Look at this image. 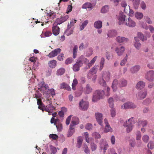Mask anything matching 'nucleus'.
<instances>
[{
    "instance_id": "1",
    "label": "nucleus",
    "mask_w": 154,
    "mask_h": 154,
    "mask_svg": "<svg viewBox=\"0 0 154 154\" xmlns=\"http://www.w3.org/2000/svg\"><path fill=\"white\" fill-rule=\"evenodd\" d=\"M105 95L104 91L97 90L94 93L92 98V101L94 102H96L98 100L102 98Z\"/></svg>"
},
{
    "instance_id": "2",
    "label": "nucleus",
    "mask_w": 154,
    "mask_h": 154,
    "mask_svg": "<svg viewBox=\"0 0 154 154\" xmlns=\"http://www.w3.org/2000/svg\"><path fill=\"white\" fill-rule=\"evenodd\" d=\"M134 122L133 118L129 119L126 122L124 126L126 128V131L128 132H130L132 130Z\"/></svg>"
},
{
    "instance_id": "3",
    "label": "nucleus",
    "mask_w": 154,
    "mask_h": 154,
    "mask_svg": "<svg viewBox=\"0 0 154 154\" xmlns=\"http://www.w3.org/2000/svg\"><path fill=\"white\" fill-rule=\"evenodd\" d=\"M136 105L132 102H128L124 103L121 106L122 109H134L136 107Z\"/></svg>"
},
{
    "instance_id": "4",
    "label": "nucleus",
    "mask_w": 154,
    "mask_h": 154,
    "mask_svg": "<svg viewBox=\"0 0 154 154\" xmlns=\"http://www.w3.org/2000/svg\"><path fill=\"white\" fill-rule=\"evenodd\" d=\"M79 108L83 110H87L89 106V103L86 100H82L79 103Z\"/></svg>"
},
{
    "instance_id": "5",
    "label": "nucleus",
    "mask_w": 154,
    "mask_h": 154,
    "mask_svg": "<svg viewBox=\"0 0 154 154\" xmlns=\"http://www.w3.org/2000/svg\"><path fill=\"white\" fill-rule=\"evenodd\" d=\"M100 145L101 150H103L104 153L105 152L109 146L106 140L102 139L100 141Z\"/></svg>"
},
{
    "instance_id": "6",
    "label": "nucleus",
    "mask_w": 154,
    "mask_h": 154,
    "mask_svg": "<svg viewBox=\"0 0 154 154\" xmlns=\"http://www.w3.org/2000/svg\"><path fill=\"white\" fill-rule=\"evenodd\" d=\"M125 25L130 27H133L135 26L136 23L135 21L130 17L126 20Z\"/></svg>"
},
{
    "instance_id": "7",
    "label": "nucleus",
    "mask_w": 154,
    "mask_h": 154,
    "mask_svg": "<svg viewBox=\"0 0 154 154\" xmlns=\"http://www.w3.org/2000/svg\"><path fill=\"white\" fill-rule=\"evenodd\" d=\"M146 78L150 81L154 80V72L153 71H150L148 72L146 75Z\"/></svg>"
},
{
    "instance_id": "8",
    "label": "nucleus",
    "mask_w": 154,
    "mask_h": 154,
    "mask_svg": "<svg viewBox=\"0 0 154 154\" xmlns=\"http://www.w3.org/2000/svg\"><path fill=\"white\" fill-rule=\"evenodd\" d=\"M95 118L99 124L102 125L103 121V115L100 112H96L95 114Z\"/></svg>"
},
{
    "instance_id": "9",
    "label": "nucleus",
    "mask_w": 154,
    "mask_h": 154,
    "mask_svg": "<svg viewBox=\"0 0 154 154\" xmlns=\"http://www.w3.org/2000/svg\"><path fill=\"white\" fill-rule=\"evenodd\" d=\"M146 95V91H141L138 92L136 94V97L138 99H143L144 98Z\"/></svg>"
},
{
    "instance_id": "10",
    "label": "nucleus",
    "mask_w": 154,
    "mask_h": 154,
    "mask_svg": "<svg viewBox=\"0 0 154 154\" xmlns=\"http://www.w3.org/2000/svg\"><path fill=\"white\" fill-rule=\"evenodd\" d=\"M125 50V47L124 46H121L117 47L116 48L115 51L118 56H121L122 55Z\"/></svg>"
},
{
    "instance_id": "11",
    "label": "nucleus",
    "mask_w": 154,
    "mask_h": 154,
    "mask_svg": "<svg viewBox=\"0 0 154 154\" xmlns=\"http://www.w3.org/2000/svg\"><path fill=\"white\" fill-rule=\"evenodd\" d=\"M118 23L119 25L125 24L126 16L124 14H120L118 17Z\"/></svg>"
},
{
    "instance_id": "12",
    "label": "nucleus",
    "mask_w": 154,
    "mask_h": 154,
    "mask_svg": "<svg viewBox=\"0 0 154 154\" xmlns=\"http://www.w3.org/2000/svg\"><path fill=\"white\" fill-rule=\"evenodd\" d=\"M61 51V49L58 48L51 51L48 55L49 57H53L56 56Z\"/></svg>"
},
{
    "instance_id": "13",
    "label": "nucleus",
    "mask_w": 154,
    "mask_h": 154,
    "mask_svg": "<svg viewBox=\"0 0 154 154\" xmlns=\"http://www.w3.org/2000/svg\"><path fill=\"white\" fill-rule=\"evenodd\" d=\"M118 86H119L118 81L116 79L114 80L111 85V88L113 91L114 92L116 91L117 90Z\"/></svg>"
},
{
    "instance_id": "14",
    "label": "nucleus",
    "mask_w": 154,
    "mask_h": 154,
    "mask_svg": "<svg viewBox=\"0 0 154 154\" xmlns=\"http://www.w3.org/2000/svg\"><path fill=\"white\" fill-rule=\"evenodd\" d=\"M116 40L119 43H126L128 42L129 41L128 38L121 36L117 37L116 38Z\"/></svg>"
},
{
    "instance_id": "15",
    "label": "nucleus",
    "mask_w": 154,
    "mask_h": 154,
    "mask_svg": "<svg viewBox=\"0 0 154 154\" xmlns=\"http://www.w3.org/2000/svg\"><path fill=\"white\" fill-rule=\"evenodd\" d=\"M140 66L137 65L133 66L131 68L130 70V72L132 74H134L137 73L140 70Z\"/></svg>"
},
{
    "instance_id": "16",
    "label": "nucleus",
    "mask_w": 154,
    "mask_h": 154,
    "mask_svg": "<svg viewBox=\"0 0 154 154\" xmlns=\"http://www.w3.org/2000/svg\"><path fill=\"white\" fill-rule=\"evenodd\" d=\"M134 45L135 48L137 50H139L141 46V44L139 42V40L137 37H135L134 38Z\"/></svg>"
},
{
    "instance_id": "17",
    "label": "nucleus",
    "mask_w": 154,
    "mask_h": 154,
    "mask_svg": "<svg viewBox=\"0 0 154 154\" xmlns=\"http://www.w3.org/2000/svg\"><path fill=\"white\" fill-rule=\"evenodd\" d=\"M45 109L46 111L48 112L49 115H51L50 113H51L53 111L54 106L51 103H50L46 106Z\"/></svg>"
},
{
    "instance_id": "18",
    "label": "nucleus",
    "mask_w": 154,
    "mask_h": 154,
    "mask_svg": "<svg viewBox=\"0 0 154 154\" xmlns=\"http://www.w3.org/2000/svg\"><path fill=\"white\" fill-rule=\"evenodd\" d=\"M102 78L106 81L109 82L110 79V74L109 72H104L102 75Z\"/></svg>"
},
{
    "instance_id": "19",
    "label": "nucleus",
    "mask_w": 154,
    "mask_h": 154,
    "mask_svg": "<svg viewBox=\"0 0 154 154\" xmlns=\"http://www.w3.org/2000/svg\"><path fill=\"white\" fill-rule=\"evenodd\" d=\"M52 31L54 35H57L59 33L60 28L57 26H54L52 27Z\"/></svg>"
},
{
    "instance_id": "20",
    "label": "nucleus",
    "mask_w": 154,
    "mask_h": 154,
    "mask_svg": "<svg viewBox=\"0 0 154 154\" xmlns=\"http://www.w3.org/2000/svg\"><path fill=\"white\" fill-rule=\"evenodd\" d=\"M79 121L78 118L75 117H73L72 120L70 124V126L73 127L79 123Z\"/></svg>"
},
{
    "instance_id": "21",
    "label": "nucleus",
    "mask_w": 154,
    "mask_h": 154,
    "mask_svg": "<svg viewBox=\"0 0 154 154\" xmlns=\"http://www.w3.org/2000/svg\"><path fill=\"white\" fill-rule=\"evenodd\" d=\"M81 61H78L73 66V69L74 71H77L79 69V67L82 66Z\"/></svg>"
},
{
    "instance_id": "22",
    "label": "nucleus",
    "mask_w": 154,
    "mask_h": 154,
    "mask_svg": "<svg viewBox=\"0 0 154 154\" xmlns=\"http://www.w3.org/2000/svg\"><path fill=\"white\" fill-rule=\"evenodd\" d=\"M52 35V33L50 31H43L41 34V36L42 38L48 37L51 36Z\"/></svg>"
},
{
    "instance_id": "23",
    "label": "nucleus",
    "mask_w": 154,
    "mask_h": 154,
    "mask_svg": "<svg viewBox=\"0 0 154 154\" xmlns=\"http://www.w3.org/2000/svg\"><path fill=\"white\" fill-rule=\"evenodd\" d=\"M93 6L89 2H86L83 4L82 6V8L83 9H89V10H91L92 9Z\"/></svg>"
},
{
    "instance_id": "24",
    "label": "nucleus",
    "mask_w": 154,
    "mask_h": 154,
    "mask_svg": "<svg viewBox=\"0 0 154 154\" xmlns=\"http://www.w3.org/2000/svg\"><path fill=\"white\" fill-rule=\"evenodd\" d=\"M98 66L97 65L94 66L90 70L89 73V76H91V75L95 74L96 73L97 70L98 69Z\"/></svg>"
},
{
    "instance_id": "25",
    "label": "nucleus",
    "mask_w": 154,
    "mask_h": 154,
    "mask_svg": "<svg viewBox=\"0 0 154 154\" xmlns=\"http://www.w3.org/2000/svg\"><path fill=\"white\" fill-rule=\"evenodd\" d=\"M70 26V25H69V24L67 29L64 33L67 36H69L72 34L73 32V29L71 28Z\"/></svg>"
},
{
    "instance_id": "26",
    "label": "nucleus",
    "mask_w": 154,
    "mask_h": 154,
    "mask_svg": "<svg viewBox=\"0 0 154 154\" xmlns=\"http://www.w3.org/2000/svg\"><path fill=\"white\" fill-rule=\"evenodd\" d=\"M92 88L88 85H87L84 91V93L86 94H89L92 91Z\"/></svg>"
},
{
    "instance_id": "27",
    "label": "nucleus",
    "mask_w": 154,
    "mask_h": 154,
    "mask_svg": "<svg viewBox=\"0 0 154 154\" xmlns=\"http://www.w3.org/2000/svg\"><path fill=\"white\" fill-rule=\"evenodd\" d=\"M94 26L97 29L101 28L102 26V22L100 20L96 21L94 23Z\"/></svg>"
},
{
    "instance_id": "28",
    "label": "nucleus",
    "mask_w": 154,
    "mask_h": 154,
    "mask_svg": "<svg viewBox=\"0 0 154 154\" xmlns=\"http://www.w3.org/2000/svg\"><path fill=\"white\" fill-rule=\"evenodd\" d=\"M57 65V62L56 60H53L50 61L48 63L49 66L51 68H55Z\"/></svg>"
},
{
    "instance_id": "29",
    "label": "nucleus",
    "mask_w": 154,
    "mask_h": 154,
    "mask_svg": "<svg viewBox=\"0 0 154 154\" xmlns=\"http://www.w3.org/2000/svg\"><path fill=\"white\" fill-rule=\"evenodd\" d=\"M136 37H137L138 39L139 38H140V39L143 41H146L147 39V38L146 36H144L140 32H138L137 33V36H136Z\"/></svg>"
},
{
    "instance_id": "30",
    "label": "nucleus",
    "mask_w": 154,
    "mask_h": 154,
    "mask_svg": "<svg viewBox=\"0 0 154 154\" xmlns=\"http://www.w3.org/2000/svg\"><path fill=\"white\" fill-rule=\"evenodd\" d=\"M145 86V83L142 81L138 82L136 85V88L137 89H140L143 88Z\"/></svg>"
},
{
    "instance_id": "31",
    "label": "nucleus",
    "mask_w": 154,
    "mask_h": 154,
    "mask_svg": "<svg viewBox=\"0 0 154 154\" xmlns=\"http://www.w3.org/2000/svg\"><path fill=\"white\" fill-rule=\"evenodd\" d=\"M135 18L138 20H141L143 17V14L140 12H136L135 14Z\"/></svg>"
},
{
    "instance_id": "32",
    "label": "nucleus",
    "mask_w": 154,
    "mask_h": 154,
    "mask_svg": "<svg viewBox=\"0 0 154 154\" xmlns=\"http://www.w3.org/2000/svg\"><path fill=\"white\" fill-rule=\"evenodd\" d=\"M65 72V70L64 68H60L57 70L56 75H62Z\"/></svg>"
},
{
    "instance_id": "33",
    "label": "nucleus",
    "mask_w": 154,
    "mask_h": 154,
    "mask_svg": "<svg viewBox=\"0 0 154 154\" xmlns=\"http://www.w3.org/2000/svg\"><path fill=\"white\" fill-rule=\"evenodd\" d=\"M117 32L114 30H110L108 32V36L109 37H112L115 36L117 35Z\"/></svg>"
},
{
    "instance_id": "34",
    "label": "nucleus",
    "mask_w": 154,
    "mask_h": 154,
    "mask_svg": "<svg viewBox=\"0 0 154 154\" xmlns=\"http://www.w3.org/2000/svg\"><path fill=\"white\" fill-rule=\"evenodd\" d=\"M104 90L105 91V95L106 96H109L110 95V88L108 85H106L104 86Z\"/></svg>"
},
{
    "instance_id": "35",
    "label": "nucleus",
    "mask_w": 154,
    "mask_h": 154,
    "mask_svg": "<svg viewBox=\"0 0 154 154\" xmlns=\"http://www.w3.org/2000/svg\"><path fill=\"white\" fill-rule=\"evenodd\" d=\"M60 87L62 88H65L68 90H70L71 89L69 86L65 83H63L61 84Z\"/></svg>"
},
{
    "instance_id": "36",
    "label": "nucleus",
    "mask_w": 154,
    "mask_h": 154,
    "mask_svg": "<svg viewBox=\"0 0 154 154\" xmlns=\"http://www.w3.org/2000/svg\"><path fill=\"white\" fill-rule=\"evenodd\" d=\"M127 84V81L124 79H122L119 82V86L120 87H124Z\"/></svg>"
},
{
    "instance_id": "37",
    "label": "nucleus",
    "mask_w": 154,
    "mask_h": 154,
    "mask_svg": "<svg viewBox=\"0 0 154 154\" xmlns=\"http://www.w3.org/2000/svg\"><path fill=\"white\" fill-rule=\"evenodd\" d=\"M69 18V15H66L65 16H62L59 19L60 21V24L61 23L66 21Z\"/></svg>"
},
{
    "instance_id": "38",
    "label": "nucleus",
    "mask_w": 154,
    "mask_h": 154,
    "mask_svg": "<svg viewBox=\"0 0 154 154\" xmlns=\"http://www.w3.org/2000/svg\"><path fill=\"white\" fill-rule=\"evenodd\" d=\"M97 58V56H95L90 61L88 64V66L89 68L92 65L94 64Z\"/></svg>"
},
{
    "instance_id": "39",
    "label": "nucleus",
    "mask_w": 154,
    "mask_h": 154,
    "mask_svg": "<svg viewBox=\"0 0 154 154\" xmlns=\"http://www.w3.org/2000/svg\"><path fill=\"white\" fill-rule=\"evenodd\" d=\"M88 23V20H86L83 22L80 26V30H83L85 27L87 26Z\"/></svg>"
},
{
    "instance_id": "40",
    "label": "nucleus",
    "mask_w": 154,
    "mask_h": 154,
    "mask_svg": "<svg viewBox=\"0 0 154 154\" xmlns=\"http://www.w3.org/2000/svg\"><path fill=\"white\" fill-rule=\"evenodd\" d=\"M83 140V138L81 137H79L77 139V146L78 148H80L82 144Z\"/></svg>"
},
{
    "instance_id": "41",
    "label": "nucleus",
    "mask_w": 154,
    "mask_h": 154,
    "mask_svg": "<svg viewBox=\"0 0 154 154\" xmlns=\"http://www.w3.org/2000/svg\"><path fill=\"white\" fill-rule=\"evenodd\" d=\"M78 51V46L75 45L73 48V57L74 58H75L77 55V53Z\"/></svg>"
},
{
    "instance_id": "42",
    "label": "nucleus",
    "mask_w": 154,
    "mask_h": 154,
    "mask_svg": "<svg viewBox=\"0 0 154 154\" xmlns=\"http://www.w3.org/2000/svg\"><path fill=\"white\" fill-rule=\"evenodd\" d=\"M72 127V126H70L69 130L67 134V136L68 137L71 136L75 132L74 128Z\"/></svg>"
},
{
    "instance_id": "43",
    "label": "nucleus",
    "mask_w": 154,
    "mask_h": 154,
    "mask_svg": "<svg viewBox=\"0 0 154 154\" xmlns=\"http://www.w3.org/2000/svg\"><path fill=\"white\" fill-rule=\"evenodd\" d=\"M84 136L85 137L86 141L89 143L92 140V138H89L88 134L87 132H85L84 133Z\"/></svg>"
},
{
    "instance_id": "44",
    "label": "nucleus",
    "mask_w": 154,
    "mask_h": 154,
    "mask_svg": "<svg viewBox=\"0 0 154 154\" xmlns=\"http://www.w3.org/2000/svg\"><path fill=\"white\" fill-rule=\"evenodd\" d=\"M109 11V7L107 6H105L102 8L101 12L102 13H105Z\"/></svg>"
},
{
    "instance_id": "45",
    "label": "nucleus",
    "mask_w": 154,
    "mask_h": 154,
    "mask_svg": "<svg viewBox=\"0 0 154 154\" xmlns=\"http://www.w3.org/2000/svg\"><path fill=\"white\" fill-rule=\"evenodd\" d=\"M144 20L148 24H151L152 23V21L151 18L148 16L144 17Z\"/></svg>"
},
{
    "instance_id": "46",
    "label": "nucleus",
    "mask_w": 154,
    "mask_h": 154,
    "mask_svg": "<svg viewBox=\"0 0 154 154\" xmlns=\"http://www.w3.org/2000/svg\"><path fill=\"white\" fill-rule=\"evenodd\" d=\"M112 128L110 126L109 124H107L106 125L105 128L104 129V132L107 133L109 131H112Z\"/></svg>"
},
{
    "instance_id": "47",
    "label": "nucleus",
    "mask_w": 154,
    "mask_h": 154,
    "mask_svg": "<svg viewBox=\"0 0 154 154\" xmlns=\"http://www.w3.org/2000/svg\"><path fill=\"white\" fill-rule=\"evenodd\" d=\"M140 26L141 27L146 29H148L149 28V26L146 23L143 22H140Z\"/></svg>"
},
{
    "instance_id": "48",
    "label": "nucleus",
    "mask_w": 154,
    "mask_h": 154,
    "mask_svg": "<svg viewBox=\"0 0 154 154\" xmlns=\"http://www.w3.org/2000/svg\"><path fill=\"white\" fill-rule=\"evenodd\" d=\"M84 151L86 154H89L90 150L88 147L86 145H84L83 148Z\"/></svg>"
},
{
    "instance_id": "49",
    "label": "nucleus",
    "mask_w": 154,
    "mask_h": 154,
    "mask_svg": "<svg viewBox=\"0 0 154 154\" xmlns=\"http://www.w3.org/2000/svg\"><path fill=\"white\" fill-rule=\"evenodd\" d=\"M110 114L112 117L113 118L115 116L116 112L115 109L113 108H111L110 110Z\"/></svg>"
},
{
    "instance_id": "50",
    "label": "nucleus",
    "mask_w": 154,
    "mask_h": 154,
    "mask_svg": "<svg viewBox=\"0 0 154 154\" xmlns=\"http://www.w3.org/2000/svg\"><path fill=\"white\" fill-rule=\"evenodd\" d=\"M140 2V0H134V6L135 9H137L138 8Z\"/></svg>"
},
{
    "instance_id": "51",
    "label": "nucleus",
    "mask_w": 154,
    "mask_h": 154,
    "mask_svg": "<svg viewBox=\"0 0 154 154\" xmlns=\"http://www.w3.org/2000/svg\"><path fill=\"white\" fill-rule=\"evenodd\" d=\"M78 83L77 80L76 79H74L72 84V88L73 90L75 89V86Z\"/></svg>"
},
{
    "instance_id": "52",
    "label": "nucleus",
    "mask_w": 154,
    "mask_h": 154,
    "mask_svg": "<svg viewBox=\"0 0 154 154\" xmlns=\"http://www.w3.org/2000/svg\"><path fill=\"white\" fill-rule=\"evenodd\" d=\"M147 124V122L146 121H140L138 123L139 125L144 127L146 126Z\"/></svg>"
},
{
    "instance_id": "53",
    "label": "nucleus",
    "mask_w": 154,
    "mask_h": 154,
    "mask_svg": "<svg viewBox=\"0 0 154 154\" xmlns=\"http://www.w3.org/2000/svg\"><path fill=\"white\" fill-rule=\"evenodd\" d=\"M140 6L142 9L145 10L146 8V5L144 2H142L140 5Z\"/></svg>"
},
{
    "instance_id": "54",
    "label": "nucleus",
    "mask_w": 154,
    "mask_h": 154,
    "mask_svg": "<svg viewBox=\"0 0 154 154\" xmlns=\"http://www.w3.org/2000/svg\"><path fill=\"white\" fill-rule=\"evenodd\" d=\"M147 146L149 149H152L154 147V144L152 141H150L147 145Z\"/></svg>"
},
{
    "instance_id": "55",
    "label": "nucleus",
    "mask_w": 154,
    "mask_h": 154,
    "mask_svg": "<svg viewBox=\"0 0 154 154\" xmlns=\"http://www.w3.org/2000/svg\"><path fill=\"white\" fill-rule=\"evenodd\" d=\"M93 54V50L91 48L89 49L87 51L86 56L89 57Z\"/></svg>"
},
{
    "instance_id": "56",
    "label": "nucleus",
    "mask_w": 154,
    "mask_h": 154,
    "mask_svg": "<svg viewBox=\"0 0 154 154\" xmlns=\"http://www.w3.org/2000/svg\"><path fill=\"white\" fill-rule=\"evenodd\" d=\"M51 154H55L57 152V149L52 146H51Z\"/></svg>"
},
{
    "instance_id": "57",
    "label": "nucleus",
    "mask_w": 154,
    "mask_h": 154,
    "mask_svg": "<svg viewBox=\"0 0 154 154\" xmlns=\"http://www.w3.org/2000/svg\"><path fill=\"white\" fill-rule=\"evenodd\" d=\"M143 141L146 143L147 142L149 139V136L146 135H145L143 136L142 138Z\"/></svg>"
},
{
    "instance_id": "58",
    "label": "nucleus",
    "mask_w": 154,
    "mask_h": 154,
    "mask_svg": "<svg viewBox=\"0 0 154 154\" xmlns=\"http://www.w3.org/2000/svg\"><path fill=\"white\" fill-rule=\"evenodd\" d=\"M91 149L92 151H95L97 148V146L94 143H91Z\"/></svg>"
},
{
    "instance_id": "59",
    "label": "nucleus",
    "mask_w": 154,
    "mask_h": 154,
    "mask_svg": "<svg viewBox=\"0 0 154 154\" xmlns=\"http://www.w3.org/2000/svg\"><path fill=\"white\" fill-rule=\"evenodd\" d=\"M49 137L53 140H56L57 139L58 136L56 134H50L49 136Z\"/></svg>"
},
{
    "instance_id": "60",
    "label": "nucleus",
    "mask_w": 154,
    "mask_h": 154,
    "mask_svg": "<svg viewBox=\"0 0 154 154\" xmlns=\"http://www.w3.org/2000/svg\"><path fill=\"white\" fill-rule=\"evenodd\" d=\"M42 89H45V91L44 93V95L45 94V95H48V93H47L46 92V91H47L48 89V85H45L42 86Z\"/></svg>"
},
{
    "instance_id": "61",
    "label": "nucleus",
    "mask_w": 154,
    "mask_h": 154,
    "mask_svg": "<svg viewBox=\"0 0 154 154\" xmlns=\"http://www.w3.org/2000/svg\"><path fill=\"white\" fill-rule=\"evenodd\" d=\"M110 141L112 144H115L116 142V139L114 135L111 136L110 138Z\"/></svg>"
},
{
    "instance_id": "62",
    "label": "nucleus",
    "mask_w": 154,
    "mask_h": 154,
    "mask_svg": "<svg viewBox=\"0 0 154 154\" xmlns=\"http://www.w3.org/2000/svg\"><path fill=\"white\" fill-rule=\"evenodd\" d=\"M105 81L104 79H103L100 81L99 83L102 86H104L106 85Z\"/></svg>"
},
{
    "instance_id": "63",
    "label": "nucleus",
    "mask_w": 154,
    "mask_h": 154,
    "mask_svg": "<svg viewBox=\"0 0 154 154\" xmlns=\"http://www.w3.org/2000/svg\"><path fill=\"white\" fill-rule=\"evenodd\" d=\"M93 136L96 138H99L101 137L100 134L97 132L93 133Z\"/></svg>"
},
{
    "instance_id": "64",
    "label": "nucleus",
    "mask_w": 154,
    "mask_h": 154,
    "mask_svg": "<svg viewBox=\"0 0 154 154\" xmlns=\"http://www.w3.org/2000/svg\"><path fill=\"white\" fill-rule=\"evenodd\" d=\"M63 53L60 54L57 57V59L60 61L63 60Z\"/></svg>"
}]
</instances>
